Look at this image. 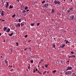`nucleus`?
Returning a JSON list of instances; mask_svg holds the SVG:
<instances>
[{
  "label": "nucleus",
  "instance_id": "nucleus-1",
  "mask_svg": "<svg viewBox=\"0 0 76 76\" xmlns=\"http://www.w3.org/2000/svg\"><path fill=\"white\" fill-rule=\"evenodd\" d=\"M71 72L70 71H68L66 72V75H71Z\"/></svg>",
  "mask_w": 76,
  "mask_h": 76
},
{
  "label": "nucleus",
  "instance_id": "nucleus-2",
  "mask_svg": "<svg viewBox=\"0 0 76 76\" xmlns=\"http://www.w3.org/2000/svg\"><path fill=\"white\" fill-rule=\"evenodd\" d=\"M55 4H59L61 3V2L60 1H57L55 0L54 1Z\"/></svg>",
  "mask_w": 76,
  "mask_h": 76
},
{
  "label": "nucleus",
  "instance_id": "nucleus-3",
  "mask_svg": "<svg viewBox=\"0 0 76 76\" xmlns=\"http://www.w3.org/2000/svg\"><path fill=\"white\" fill-rule=\"evenodd\" d=\"M72 68L71 67L69 66H68L67 67V69H66V71H67L68 70H72Z\"/></svg>",
  "mask_w": 76,
  "mask_h": 76
},
{
  "label": "nucleus",
  "instance_id": "nucleus-4",
  "mask_svg": "<svg viewBox=\"0 0 76 76\" xmlns=\"http://www.w3.org/2000/svg\"><path fill=\"white\" fill-rule=\"evenodd\" d=\"M44 6L45 7H46V8H47V7H48V4H45L44 5Z\"/></svg>",
  "mask_w": 76,
  "mask_h": 76
},
{
  "label": "nucleus",
  "instance_id": "nucleus-5",
  "mask_svg": "<svg viewBox=\"0 0 76 76\" xmlns=\"http://www.w3.org/2000/svg\"><path fill=\"white\" fill-rule=\"evenodd\" d=\"M9 6V2H7V5H6V8H8Z\"/></svg>",
  "mask_w": 76,
  "mask_h": 76
},
{
  "label": "nucleus",
  "instance_id": "nucleus-6",
  "mask_svg": "<svg viewBox=\"0 0 76 76\" xmlns=\"http://www.w3.org/2000/svg\"><path fill=\"white\" fill-rule=\"evenodd\" d=\"M20 26V23H19L18 24H17L16 25V26L17 27H18L19 26Z\"/></svg>",
  "mask_w": 76,
  "mask_h": 76
},
{
  "label": "nucleus",
  "instance_id": "nucleus-7",
  "mask_svg": "<svg viewBox=\"0 0 76 76\" xmlns=\"http://www.w3.org/2000/svg\"><path fill=\"white\" fill-rule=\"evenodd\" d=\"M4 15V11H2L1 13V16H3Z\"/></svg>",
  "mask_w": 76,
  "mask_h": 76
},
{
  "label": "nucleus",
  "instance_id": "nucleus-8",
  "mask_svg": "<svg viewBox=\"0 0 76 76\" xmlns=\"http://www.w3.org/2000/svg\"><path fill=\"white\" fill-rule=\"evenodd\" d=\"M7 27H4L3 28V30L4 31H6V30H7Z\"/></svg>",
  "mask_w": 76,
  "mask_h": 76
},
{
  "label": "nucleus",
  "instance_id": "nucleus-9",
  "mask_svg": "<svg viewBox=\"0 0 76 76\" xmlns=\"http://www.w3.org/2000/svg\"><path fill=\"white\" fill-rule=\"evenodd\" d=\"M52 10V13H54L55 12V10H54V9H53Z\"/></svg>",
  "mask_w": 76,
  "mask_h": 76
},
{
  "label": "nucleus",
  "instance_id": "nucleus-10",
  "mask_svg": "<svg viewBox=\"0 0 76 76\" xmlns=\"http://www.w3.org/2000/svg\"><path fill=\"white\" fill-rule=\"evenodd\" d=\"M71 57H72V58H75V57H76V56H75V55H72Z\"/></svg>",
  "mask_w": 76,
  "mask_h": 76
},
{
  "label": "nucleus",
  "instance_id": "nucleus-11",
  "mask_svg": "<svg viewBox=\"0 0 76 76\" xmlns=\"http://www.w3.org/2000/svg\"><path fill=\"white\" fill-rule=\"evenodd\" d=\"M10 31V29L9 28L7 29L6 31L7 32H9Z\"/></svg>",
  "mask_w": 76,
  "mask_h": 76
},
{
  "label": "nucleus",
  "instance_id": "nucleus-12",
  "mask_svg": "<svg viewBox=\"0 0 76 76\" xmlns=\"http://www.w3.org/2000/svg\"><path fill=\"white\" fill-rule=\"evenodd\" d=\"M6 60L7 59L5 60V63H6L7 64H8V61H6Z\"/></svg>",
  "mask_w": 76,
  "mask_h": 76
},
{
  "label": "nucleus",
  "instance_id": "nucleus-13",
  "mask_svg": "<svg viewBox=\"0 0 76 76\" xmlns=\"http://www.w3.org/2000/svg\"><path fill=\"white\" fill-rule=\"evenodd\" d=\"M13 32H12L11 34H9V36L11 37V36H12V35H13Z\"/></svg>",
  "mask_w": 76,
  "mask_h": 76
},
{
  "label": "nucleus",
  "instance_id": "nucleus-14",
  "mask_svg": "<svg viewBox=\"0 0 76 76\" xmlns=\"http://www.w3.org/2000/svg\"><path fill=\"white\" fill-rule=\"evenodd\" d=\"M71 18V19H73V18H74V17H73V16H71L70 17Z\"/></svg>",
  "mask_w": 76,
  "mask_h": 76
},
{
  "label": "nucleus",
  "instance_id": "nucleus-15",
  "mask_svg": "<svg viewBox=\"0 0 76 76\" xmlns=\"http://www.w3.org/2000/svg\"><path fill=\"white\" fill-rule=\"evenodd\" d=\"M66 45H62V46L61 47V48H64V46Z\"/></svg>",
  "mask_w": 76,
  "mask_h": 76
},
{
  "label": "nucleus",
  "instance_id": "nucleus-16",
  "mask_svg": "<svg viewBox=\"0 0 76 76\" xmlns=\"http://www.w3.org/2000/svg\"><path fill=\"white\" fill-rule=\"evenodd\" d=\"M28 9V7L26 6V8H25V10H27V9Z\"/></svg>",
  "mask_w": 76,
  "mask_h": 76
},
{
  "label": "nucleus",
  "instance_id": "nucleus-17",
  "mask_svg": "<svg viewBox=\"0 0 76 76\" xmlns=\"http://www.w3.org/2000/svg\"><path fill=\"white\" fill-rule=\"evenodd\" d=\"M24 7V6H23V5H22V6H21V8H22V10L23 9Z\"/></svg>",
  "mask_w": 76,
  "mask_h": 76
},
{
  "label": "nucleus",
  "instance_id": "nucleus-18",
  "mask_svg": "<svg viewBox=\"0 0 76 76\" xmlns=\"http://www.w3.org/2000/svg\"><path fill=\"white\" fill-rule=\"evenodd\" d=\"M13 6H10V9H12V8H13Z\"/></svg>",
  "mask_w": 76,
  "mask_h": 76
},
{
  "label": "nucleus",
  "instance_id": "nucleus-19",
  "mask_svg": "<svg viewBox=\"0 0 76 76\" xmlns=\"http://www.w3.org/2000/svg\"><path fill=\"white\" fill-rule=\"evenodd\" d=\"M45 1H43L42 2V4H43L44 3H45Z\"/></svg>",
  "mask_w": 76,
  "mask_h": 76
},
{
  "label": "nucleus",
  "instance_id": "nucleus-20",
  "mask_svg": "<svg viewBox=\"0 0 76 76\" xmlns=\"http://www.w3.org/2000/svg\"><path fill=\"white\" fill-rule=\"evenodd\" d=\"M67 12L68 13H70V10H67Z\"/></svg>",
  "mask_w": 76,
  "mask_h": 76
},
{
  "label": "nucleus",
  "instance_id": "nucleus-21",
  "mask_svg": "<svg viewBox=\"0 0 76 76\" xmlns=\"http://www.w3.org/2000/svg\"><path fill=\"white\" fill-rule=\"evenodd\" d=\"M39 24H40V23H37V26H39Z\"/></svg>",
  "mask_w": 76,
  "mask_h": 76
},
{
  "label": "nucleus",
  "instance_id": "nucleus-22",
  "mask_svg": "<svg viewBox=\"0 0 76 76\" xmlns=\"http://www.w3.org/2000/svg\"><path fill=\"white\" fill-rule=\"evenodd\" d=\"M18 22H21V20H20V19H18Z\"/></svg>",
  "mask_w": 76,
  "mask_h": 76
},
{
  "label": "nucleus",
  "instance_id": "nucleus-23",
  "mask_svg": "<svg viewBox=\"0 0 76 76\" xmlns=\"http://www.w3.org/2000/svg\"><path fill=\"white\" fill-rule=\"evenodd\" d=\"M71 54H74L75 53H74V52H73V51H72L71 52Z\"/></svg>",
  "mask_w": 76,
  "mask_h": 76
},
{
  "label": "nucleus",
  "instance_id": "nucleus-24",
  "mask_svg": "<svg viewBox=\"0 0 76 76\" xmlns=\"http://www.w3.org/2000/svg\"><path fill=\"white\" fill-rule=\"evenodd\" d=\"M26 11L25 10H24L22 12L23 13H25V12H26Z\"/></svg>",
  "mask_w": 76,
  "mask_h": 76
},
{
  "label": "nucleus",
  "instance_id": "nucleus-25",
  "mask_svg": "<svg viewBox=\"0 0 76 76\" xmlns=\"http://www.w3.org/2000/svg\"><path fill=\"white\" fill-rule=\"evenodd\" d=\"M31 26H33L34 25V23L31 24Z\"/></svg>",
  "mask_w": 76,
  "mask_h": 76
},
{
  "label": "nucleus",
  "instance_id": "nucleus-26",
  "mask_svg": "<svg viewBox=\"0 0 76 76\" xmlns=\"http://www.w3.org/2000/svg\"><path fill=\"white\" fill-rule=\"evenodd\" d=\"M15 16H16V15H15V14H14L12 15V18H14Z\"/></svg>",
  "mask_w": 76,
  "mask_h": 76
},
{
  "label": "nucleus",
  "instance_id": "nucleus-27",
  "mask_svg": "<svg viewBox=\"0 0 76 76\" xmlns=\"http://www.w3.org/2000/svg\"><path fill=\"white\" fill-rule=\"evenodd\" d=\"M16 44L17 46H18L19 45V43H18V42H17L16 43Z\"/></svg>",
  "mask_w": 76,
  "mask_h": 76
},
{
  "label": "nucleus",
  "instance_id": "nucleus-28",
  "mask_svg": "<svg viewBox=\"0 0 76 76\" xmlns=\"http://www.w3.org/2000/svg\"><path fill=\"white\" fill-rule=\"evenodd\" d=\"M55 46H56L55 44H53V47L54 48H55Z\"/></svg>",
  "mask_w": 76,
  "mask_h": 76
},
{
  "label": "nucleus",
  "instance_id": "nucleus-29",
  "mask_svg": "<svg viewBox=\"0 0 76 76\" xmlns=\"http://www.w3.org/2000/svg\"><path fill=\"white\" fill-rule=\"evenodd\" d=\"M56 72V70H55L52 72H53V73H55V72Z\"/></svg>",
  "mask_w": 76,
  "mask_h": 76
},
{
  "label": "nucleus",
  "instance_id": "nucleus-30",
  "mask_svg": "<svg viewBox=\"0 0 76 76\" xmlns=\"http://www.w3.org/2000/svg\"><path fill=\"white\" fill-rule=\"evenodd\" d=\"M28 37V35H26L24 36V37H25V38H27V37Z\"/></svg>",
  "mask_w": 76,
  "mask_h": 76
},
{
  "label": "nucleus",
  "instance_id": "nucleus-31",
  "mask_svg": "<svg viewBox=\"0 0 76 76\" xmlns=\"http://www.w3.org/2000/svg\"><path fill=\"white\" fill-rule=\"evenodd\" d=\"M46 73V71H45L43 73V75H44Z\"/></svg>",
  "mask_w": 76,
  "mask_h": 76
},
{
  "label": "nucleus",
  "instance_id": "nucleus-32",
  "mask_svg": "<svg viewBox=\"0 0 76 76\" xmlns=\"http://www.w3.org/2000/svg\"><path fill=\"white\" fill-rule=\"evenodd\" d=\"M23 25H24V24H22V23H21V26H22Z\"/></svg>",
  "mask_w": 76,
  "mask_h": 76
},
{
  "label": "nucleus",
  "instance_id": "nucleus-33",
  "mask_svg": "<svg viewBox=\"0 0 76 76\" xmlns=\"http://www.w3.org/2000/svg\"><path fill=\"white\" fill-rule=\"evenodd\" d=\"M68 58H72V56H69L68 57Z\"/></svg>",
  "mask_w": 76,
  "mask_h": 76
},
{
  "label": "nucleus",
  "instance_id": "nucleus-34",
  "mask_svg": "<svg viewBox=\"0 0 76 76\" xmlns=\"http://www.w3.org/2000/svg\"><path fill=\"white\" fill-rule=\"evenodd\" d=\"M29 49L28 50H29L31 51V48H28Z\"/></svg>",
  "mask_w": 76,
  "mask_h": 76
},
{
  "label": "nucleus",
  "instance_id": "nucleus-35",
  "mask_svg": "<svg viewBox=\"0 0 76 76\" xmlns=\"http://www.w3.org/2000/svg\"><path fill=\"white\" fill-rule=\"evenodd\" d=\"M48 66V65H45V67H47Z\"/></svg>",
  "mask_w": 76,
  "mask_h": 76
},
{
  "label": "nucleus",
  "instance_id": "nucleus-36",
  "mask_svg": "<svg viewBox=\"0 0 76 76\" xmlns=\"http://www.w3.org/2000/svg\"><path fill=\"white\" fill-rule=\"evenodd\" d=\"M33 61H32V60H31V63H33Z\"/></svg>",
  "mask_w": 76,
  "mask_h": 76
},
{
  "label": "nucleus",
  "instance_id": "nucleus-37",
  "mask_svg": "<svg viewBox=\"0 0 76 76\" xmlns=\"http://www.w3.org/2000/svg\"><path fill=\"white\" fill-rule=\"evenodd\" d=\"M27 49H28V48H25L24 49V50H25V51H26V50H27Z\"/></svg>",
  "mask_w": 76,
  "mask_h": 76
},
{
  "label": "nucleus",
  "instance_id": "nucleus-38",
  "mask_svg": "<svg viewBox=\"0 0 76 76\" xmlns=\"http://www.w3.org/2000/svg\"><path fill=\"white\" fill-rule=\"evenodd\" d=\"M13 70V69H11L10 70V71H11V72H12Z\"/></svg>",
  "mask_w": 76,
  "mask_h": 76
},
{
  "label": "nucleus",
  "instance_id": "nucleus-39",
  "mask_svg": "<svg viewBox=\"0 0 76 76\" xmlns=\"http://www.w3.org/2000/svg\"><path fill=\"white\" fill-rule=\"evenodd\" d=\"M72 9H73V8H70V10H72Z\"/></svg>",
  "mask_w": 76,
  "mask_h": 76
},
{
  "label": "nucleus",
  "instance_id": "nucleus-40",
  "mask_svg": "<svg viewBox=\"0 0 76 76\" xmlns=\"http://www.w3.org/2000/svg\"><path fill=\"white\" fill-rule=\"evenodd\" d=\"M36 71L37 72V71H38V69H36Z\"/></svg>",
  "mask_w": 76,
  "mask_h": 76
},
{
  "label": "nucleus",
  "instance_id": "nucleus-41",
  "mask_svg": "<svg viewBox=\"0 0 76 76\" xmlns=\"http://www.w3.org/2000/svg\"><path fill=\"white\" fill-rule=\"evenodd\" d=\"M67 42H68V40H67L66 41V44H67Z\"/></svg>",
  "mask_w": 76,
  "mask_h": 76
},
{
  "label": "nucleus",
  "instance_id": "nucleus-42",
  "mask_svg": "<svg viewBox=\"0 0 76 76\" xmlns=\"http://www.w3.org/2000/svg\"><path fill=\"white\" fill-rule=\"evenodd\" d=\"M69 60H68V61H67V62L68 63H69Z\"/></svg>",
  "mask_w": 76,
  "mask_h": 76
},
{
  "label": "nucleus",
  "instance_id": "nucleus-43",
  "mask_svg": "<svg viewBox=\"0 0 76 76\" xmlns=\"http://www.w3.org/2000/svg\"><path fill=\"white\" fill-rule=\"evenodd\" d=\"M2 22H4L5 20H2Z\"/></svg>",
  "mask_w": 76,
  "mask_h": 76
},
{
  "label": "nucleus",
  "instance_id": "nucleus-44",
  "mask_svg": "<svg viewBox=\"0 0 76 76\" xmlns=\"http://www.w3.org/2000/svg\"><path fill=\"white\" fill-rule=\"evenodd\" d=\"M28 69H30V66H28Z\"/></svg>",
  "mask_w": 76,
  "mask_h": 76
},
{
  "label": "nucleus",
  "instance_id": "nucleus-45",
  "mask_svg": "<svg viewBox=\"0 0 76 76\" xmlns=\"http://www.w3.org/2000/svg\"><path fill=\"white\" fill-rule=\"evenodd\" d=\"M29 10H27L26 11H27V12H28V11H29Z\"/></svg>",
  "mask_w": 76,
  "mask_h": 76
},
{
  "label": "nucleus",
  "instance_id": "nucleus-46",
  "mask_svg": "<svg viewBox=\"0 0 76 76\" xmlns=\"http://www.w3.org/2000/svg\"><path fill=\"white\" fill-rule=\"evenodd\" d=\"M61 63H63V61H61Z\"/></svg>",
  "mask_w": 76,
  "mask_h": 76
},
{
  "label": "nucleus",
  "instance_id": "nucleus-47",
  "mask_svg": "<svg viewBox=\"0 0 76 76\" xmlns=\"http://www.w3.org/2000/svg\"><path fill=\"white\" fill-rule=\"evenodd\" d=\"M16 0L17 1H18V2L19 1V0Z\"/></svg>",
  "mask_w": 76,
  "mask_h": 76
},
{
  "label": "nucleus",
  "instance_id": "nucleus-48",
  "mask_svg": "<svg viewBox=\"0 0 76 76\" xmlns=\"http://www.w3.org/2000/svg\"><path fill=\"white\" fill-rule=\"evenodd\" d=\"M39 74H41V75L42 74H41V72H39Z\"/></svg>",
  "mask_w": 76,
  "mask_h": 76
},
{
  "label": "nucleus",
  "instance_id": "nucleus-49",
  "mask_svg": "<svg viewBox=\"0 0 76 76\" xmlns=\"http://www.w3.org/2000/svg\"><path fill=\"white\" fill-rule=\"evenodd\" d=\"M0 20H1V21H2V19H1V18L0 19Z\"/></svg>",
  "mask_w": 76,
  "mask_h": 76
},
{
  "label": "nucleus",
  "instance_id": "nucleus-50",
  "mask_svg": "<svg viewBox=\"0 0 76 76\" xmlns=\"http://www.w3.org/2000/svg\"><path fill=\"white\" fill-rule=\"evenodd\" d=\"M1 33H0V36H1Z\"/></svg>",
  "mask_w": 76,
  "mask_h": 76
},
{
  "label": "nucleus",
  "instance_id": "nucleus-51",
  "mask_svg": "<svg viewBox=\"0 0 76 76\" xmlns=\"http://www.w3.org/2000/svg\"><path fill=\"white\" fill-rule=\"evenodd\" d=\"M35 72V70H34V72Z\"/></svg>",
  "mask_w": 76,
  "mask_h": 76
},
{
  "label": "nucleus",
  "instance_id": "nucleus-52",
  "mask_svg": "<svg viewBox=\"0 0 76 76\" xmlns=\"http://www.w3.org/2000/svg\"><path fill=\"white\" fill-rule=\"evenodd\" d=\"M52 20V21H53V20H53V19H52V20Z\"/></svg>",
  "mask_w": 76,
  "mask_h": 76
},
{
  "label": "nucleus",
  "instance_id": "nucleus-53",
  "mask_svg": "<svg viewBox=\"0 0 76 76\" xmlns=\"http://www.w3.org/2000/svg\"><path fill=\"white\" fill-rule=\"evenodd\" d=\"M38 73H39V71H38V72H37Z\"/></svg>",
  "mask_w": 76,
  "mask_h": 76
},
{
  "label": "nucleus",
  "instance_id": "nucleus-54",
  "mask_svg": "<svg viewBox=\"0 0 76 76\" xmlns=\"http://www.w3.org/2000/svg\"><path fill=\"white\" fill-rule=\"evenodd\" d=\"M1 58H2V57H3V56H1Z\"/></svg>",
  "mask_w": 76,
  "mask_h": 76
},
{
  "label": "nucleus",
  "instance_id": "nucleus-55",
  "mask_svg": "<svg viewBox=\"0 0 76 76\" xmlns=\"http://www.w3.org/2000/svg\"><path fill=\"white\" fill-rule=\"evenodd\" d=\"M65 42H66V41H67V40H65Z\"/></svg>",
  "mask_w": 76,
  "mask_h": 76
},
{
  "label": "nucleus",
  "instance_id": "nucleus-56",
  "mask_svg": "<svg viewBox=\"0 0 76 76\" xmlns=\"http://www.w3.org/2000/svg\"><path fill=\"white\" fill-rule=\"evenodd\" d=\"M11 67H12V66H10Z\"/></svg>",
  "mask_w": 76,
  "mask_h": 76
},
{
  "label": "nucleus",
  "instance_id": "nucleus-57",
  "mask_svg": "<svg viewBox=\"0 0 76 76\" xmlns=\"http://www.w3.org/2000/svg\"><path fill=\"white\" fill-rule=\"evenodd\" d=\"M38 67H39V65H38Z\"/></svg>",
  "mask_w": 76,
  "mask_h": 76
},
{
  "label": "nucleus",
  "instance_id": "nucleus-58",
  "mask_svg": "<svg viewBox=\"0 0 76 76\" xmlns=\"http://www.w3.org/2000/svg\"><path fill=\"white\" fill-rule=\"evenodd\" d=\"M54 39H56V38H54Z\"/></svg>",
  "mask_w": 76,
  "mask_h": 76
},
{
  "label": "nucleus",
  "instance_id": "nucleus-59",
  "mask_svg": "<svg viewBox=\"0 0 76 76\" xmlns=\"http://www.w3.org/2000/svg\"><path fill=\"white\" fill-rule=\"evenodd\" d=\"M3 1V0H2L1 1V2H2Z\"/></svg>",
  "mask_w": 76,
  "mask_h": 76
},
{
  "label": "nucleus",
  "instance_id": "nucleus-60",
  "mask_svg": "<svg viewBox=\"0 0 76 76\" xmlns=\"http://www.w3.org/2000/svg\"><path fill=\"white\" fill-rule=\"evenodd\" d=\"M66 1V0H64V1Z\"/></svg>",
  "mask_w": 76,
  "mask_h": 76
},
{
  "label": "nucleus",
  "instance_id": "nucleus-61",
  "mask_svg": "<svg viewBox=\"0 0 76 76\" xmlns=\"http://www.w3.org/2000/svg\"><path fill=\"white\" fill-rule=\"evenodd\" d=\"M40 63H41V62H39V64H40Z\"/></svg>",
  "mask_w": 76,
  "mask_h": 76
},
{
  "label": "nucleus",
  "instance_id": "nucleus-62",
  "mask_svg": "<svg viewBox=\"0 0 76 76\" xmlns=\"http://www.w3.org/2000/svg\"><path fill=\"white\" fill-rule=\"evenodd\" d=\"M47 73H48V72H47Z\"/></svg>",
  "mask_w": 76,
  "mask_h": 76
},
{
  "label": "nucleus",
  "instance_id": "nucleus-63",
  "mask_svg": "<svg viewBox=\"0 0 76 76\" xmlns=\"http://www.w3.org/2000/svg\"><path fill=\"white\" fill-rule=\"evenodd\" d=\"M68 42V43H70L69 42Z\"/></svg>",
  "mask_w": 76,
  "mask_h": 76
},
{
  "label": "nucleus",
  "instance_id": "nucleus-64",
  "mask_svg": "<svg viewBox=\"0 0 76 76\" xmlns=\"http://www.w3.org/2000/svg\"><path fill=\"white\" fill-rule=\"evenodd\" d=\"M10 66H9V67H10Z\"/></svg>",
  "mask_w": 76,
  "mask_h": 76
}]
</instances>
